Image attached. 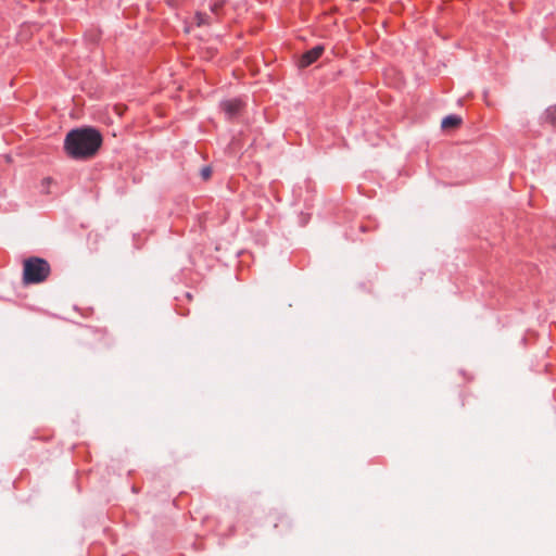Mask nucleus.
<instances>
[{"instance_id":"obj_2","label":"nucleus","mask_w":556,"mask_h":556,"mask_svg":"<svg viewBox=\"0 0 556 556\" xmlns=\"http://www.w3.org/2000/svg\"><path fill=\"white\" fill-rule=\"evenodd\" d=\"M51 267L48 261L41 257H28L23 263L24 285H38L48 279Z\"/></svg>"},{"instance_id":"obj_7","label":"nucleus","mask_w":556,"mask_h":556,"mask_svg":"<svg viewBox=\"0 0 556 556\" xmlns=\"http://www.w3.org/2000/svg\"><path fill=\"white\" fill-rule=\"evenodd\" d=\"M212 175V169L210 167H204L201 170V176L203 179H208Z\"/></svg>"},{"instance_id":"obj_10","label":"nucleus","mask_w":556,"mask_h":556,"mask_svg":"<svg viewBox=\"0 0 556 556\" xmlns=\"http://www.w3.org/2000/svg\"><path fill=\"white\" fill-rule=\"evenodd\" d=\"M217 8H218V4H214V5L212 7V10H213V11H216V10H217Z\"/></svg>"},{"instance_id":"obj_5","label":"nucleus","mask_w":556,"mask_h":556,"mask_svg":"<svg viewBox=\"0 0 556 556\" xmlns=\"http://www.w3.org/2000/svg\"><path fill=\"white\" fill-rule=\"evenodd\" d=\"M462 124V118L457 115H448L442 119L441 127L443 129L456 128Z\"/></svg>"},{"instance_id":"obj_4","label":"nucleus","mask_w":556,"mask_h":556,"mask_svg":"<svg viewBox=\"0 0 556 556\" xmlns=\"http://www.w3.org/2000/svg\"><path fill=\"white\" fill-rule=\"evenodd\" d=\"M222 108L229 117H232L239 112L241 101L237 99L228 100L222 103Z\"/></svg>"},{"instance_id":"obj_1","label":"nucleus","mask_w":556,"mask_h":556,"mask_svg":"<svg viewBox=\"0 0 556 556\" xmlns=\"http://www.w3.org/2000/svg\"><path fill=\"white\" fill-rule=\"evenodd\" d=\"M102 144V136L94 128L71 130L64 140V150L75 160H86L96 155Z\"/></svg>"},{"instance_id":"obj_6","label":"nucleus","mask_w":556,"mask_h":556,"mask_svg":"<svg viewBox=\"0 0 556 556\" xmlns=\"http://www.w3.org/2000/svg\"><path fill=\"white\" fill-rule=\"evenodd\" d=\"M546 121L556 126V108H549L546 111Z\"/></svg>"},{"instance_id":"obj_9","label":"nucleus","mask_w":556,"mask_h":556,"mask_svg":"<svg viewBox=\"0 0 556 556\" xmlns=\"http://www.w3.org/2000/svg\"><path fill=\"white\" fill-rule=\"evenodd\" d=\"M283 519V516H277L276 522L274 523V527L276 528L278 526V521H281Z\"/></svg>"},{"instance_id":"obj_8","label":"nucleus","mask_w":556,"mask_h":556,"mask_svg":"<svg viewBox=\"0 0 556 556\" xmlns=\"http://www.w3.org/2000/svg\"><path fill=\"white\" fill-rule=\"evenodd\" d=\"M197 21H198L197 23L199 26L205 24L204 16L202 14L197 15Z\"/></svg>"},{"instance_id":"obj_3","label":"nucleus","mask_w":556,"mask_h":556,"mask_svg":"<svg viewBox=\"0 0 556 556\" xmlns=\"http://www.w3.org/2000/svg\"><path fill=\"white\" fill-rule=\"evenodd\" d=\"M323 46H316L302 54L299 60V67L304 68L317 61L324 52Z\"/></svg>"}]
</instances>
